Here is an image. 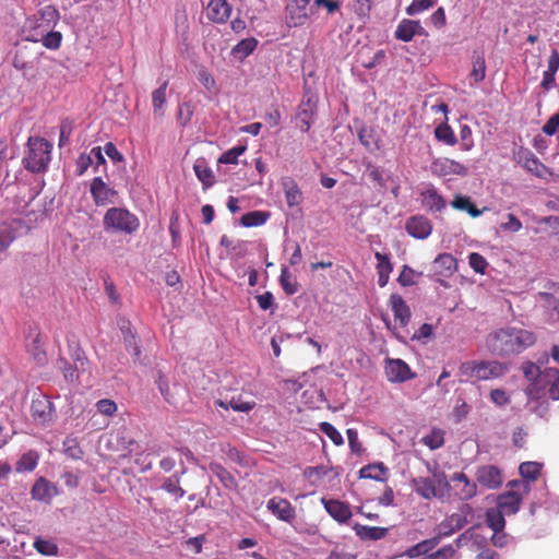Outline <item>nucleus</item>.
<instances>
[{
	"mask_svg": "<svg viewBox=\"0 0 559 559\" xmlns=\"http://www.w3.org/2000/svg\"><path fill=\"white\" fill-rule=\"evenodd\" d=\"M535 342L536 336L532 331L507 326L488 335L487 347L493 355L508 357L521 354Z\"/></svg>",
	"mask_w": 559,
	"mask_h": 559,
	"instance_id": "nucleus-1",
	"label": "nucleus"
},
{
	"mask_svg": "<svg viewBox=\"0 0 559 559\" xmlns=\"http://www.w3.org/2000/svg\"><path fill=\"white\" fill-rule=\"evenodd\" d=\"M508 369V365L496 360L466 361L459 368L460 381L491 380L502 377Z\"/></svg>",
	"mask_w": 559,
	"mask_h": 559,
	"instance_id": "nucleus-2",
	"label": "nucleus"
},
{
	"mask_svg": "<svg viewBox=\"0 0 559 559\" xmlns=\"http://www.w3.org/2000/svg\"><path fill=\"white\" fill-rule=\"evenodd\" d=\"M106 231L132 235L140 228L138 216L124 207H110L103 217Z\"/></svg>",
	"mask_w": 559,
	"mask_h": 559,
	"instance_id": "nucleus-3",
	"label": "nucleus"
},
{
	"mask_svg": "<svg viewBox=\"0 0 559 559\" xmlns=\"http://www.w3.org/2000/svg\"><path fill=\"white\" fill-rule=\"evenodd\" d=\"M52 145L44 138L31 136L23 158L24 167L32 173L45 171L51 159Z\"/></svg>",
	"mask_w": 559,
	"mask_h": 559,
	"instance_id": "nucleus-4",
	"label": "nucleus"
},
{
	"mask_svg": "<svg viewBox=\"0 0 559 559\" xmlns=\"http://www.w3.org/2000/svg\"><path fill=\"white\" fill-rule=\"evenodd\" d=\"M413 489L424 499L443 498L449 488L447 476L435 468L431 477H417L412 479Z\"/></svg>",
	"mask_w": 559,
	"mask_h": 559,
	"instance_id": "nucleus-5",
	"label": "nucleus"
},
{
	"mask_svg": "<svg viewBox=\"0 0 559 559\" xmlns=\"http://www.w3.org/2000/svg\"><path fill=\"white\" fill-rule=\"evenodd\" d=\"M510 486L516 487V490H509L501 493L497 499V508L504 514H515L521 506L523 496L530 491V485L527 481H511Z\"/></svg>",
	"mask_w": 559,
	"mask_h": 559,
	"instance_id": "nucleus-6",
	"label": "nucleus"
},
{
	"mask_svg": "<svg viewBox=\"0 0 559 559\" xmlns=\"http://www.w3.org/2000/svg\"><path fill=\"white\" fill-rule=\"evenodd\" d=\"M384 372L391 383H403L416 377L409 366L400 358L385 359Z\"/></svg>",
	"mask_w": 559,
	"mask_h": 559,
	"instance_id": "nucleus-7",
	"label": "nucleus"
},
{
	"mask_svg": "<svg viewBox=\"0 0 559 559\" xmlns=\"http://www.w3.org/2000/svg\"><path fill=\"white\" fill-rule=\"evenodd\" d=\"M430 171L437 177H447L451 175L466 176L468 174V168L454 159L438 157L431 162Z\"/></svg>",
	"mask_w": 559,
	"mask_h": 559,
	"instance_id": "nucleus-8",
	"label": "nucleus"
},
{
	"mask_svg": "<svg viewBox=\"0 0 559 559\" xmlns=\"http://www.w3.org/2000/svg\"><path fill=\"white\" fill-rule=\"evenodd\" d=\"M91 195L96 205L103 206L109 203H115L118 192L110 188L102 177H95L90 187Z\"/></svg>",
	"mask_w": 559,
	"mask_h": 559,
	"instance_id": "nucleus-9",
	"label": "nucleus"
},
{
	"mask_svg": "<svg viewBox=\"0 0 559 559\" xmlns=\"http://www.w3.org/2000/svg\"><path fill=\"white\" fill-rule=\"evenodd\" d=\"M475 477L477 484L486 489H497L503 481L501 471L493 465L478 467Z\"/></svg>",
	"mask_w": 559,
	"mask_h": 559,
	"instance_id": "nucleus-10",
	"label": "nucleus"
},
{
	"mask_svg": "<svg viewBox=\"0 0 559 559\" xmlns=\"http://www.w3.org/2000/svg\"><path fill=\"white\" fill-rule=\"evenodd\" d=\"M31 414L35 421L47 425L53 420L55 408L52 403L43 396L32 401Z\"/></svg>",
	"mask_w": 559,
	"mask_h": 559,
	"instance_id": "nucleus-11",
	"label": "nucleus"
},
{
	"mask_svg": "<svg viewBox=\"0 0 559 559\" xmlns=\"http://www.w3.org/2000/svg\"><path fill=\"white\" fill-rule=\"evenodd\" d=\"M266 509L278 520L292 523L296 516L295 508L292 503L281 497H273L266 503Z\"/></svg>",
	"mask_w": 559,
	"mask_h": 559,
	"instance_id": "nucleus-12",
	"label": "nucleus"
},
{
	"mask_svg": "<svg viewBox=\"0 0 559 559\" xmlns=\"http://www.w3.org/2000/svg\"><path fill=\"white\" fill-rule=\"evenodd\" d=\"M405 229L416 239H426L432 231L431 222L424 215H414L407 218Z\"/></svg>",
	"mask_w": 559,
	"mask_h": 559,
	"instance_id": "nucleus-13",
	"label": "nucleus"
},
{
	"mask_svg": "<svg viewBox=\"0 0 559 559\" xmlns=\"http://www.w3.org/2000/svg\"><path fill=\"white\" fill-rule=\"evenodd\" d=\"M467 524L466 515L461 513H453L447 516L438 526L437 534L441 537H449L455 532L462 530Z\"/></svg>",
	"mask_w": 559,
	"mask_h": 559,
	"instance_id": "nucleus-14",
	"label": "nucleus"
},
{
	"mask_svg": "<svg viewBox=\"0 0 559 559\" xmlns=\"http://www.w3.org/2000/svg\"><path fill=\"white\" fill-rule=\"evenodd\" d=\"M34 500L50 503L52 498L58 495V489L55 484L44 477H39L31 490Z\"/></svg>",
	"mask_w": 559,
	"mask_h": 559,
	"instance_id": "nucleus-15",
	"label": "nucleus"
},
{
	"mask_svg": "<svg viewBox=\"0 0 559 559\" xmlns=\"http://www.w3.org/2000/svg\"><path fill=\"white\" fill-rule=\"evenodd\" d=\"M51 29L50 26H46L44 21H40L37 14H33L27 17L23 25V34L26 40L38 43L43 34L47 31Z\"/></svg>",
	"mask_w": 559,
	"mask_h": 559,
	"instance_id": "nucleus-16",
	"label": "nucleus"
},
{
	"mask_svg": "<svg viewBox=\"0 0 559 559\" xmlns=\"http://www.w3.org/2000/svg\"><path fill=\"white\" fill-rule=\"evenodd\" d=\"M451 480L454 483L460 499L469 500L476 496L477 483H473L463 472L453 474Z\"/></svg>",
	"mask_w": 559,
	"mask_h": 559,
	"instance_id": "nucleus-17",
	"label": "nucleus"
},
{
	"mask_svg": "<svg viewBox=\"0 0 559 559\" xmlns=\"http://www.w3.org/2000/svg\"><path fill=\"white\" fill-rule=\"evenodd\" d=\"M424 33V27L419 21L404 19L399 23L394 35L396 39L407 43L411 41L414 36L423 35Z\"/></svg>",
	"mask_w": 559,
	"mask_h": 559,
	"instance_id": "nucleus-18",
	"label": "nucleus"
},
{
	"mask_svg": "<svg viewBox=\"0 0 559 559\" xmlns=\"http://www.w3.org/2000/svg\"><path fill=\"white\" fill-rule=\"evenodd\" d=\"M536 301L545 309V320L549 323L559 321V300L549 293L537 294Z\"/></svg>",
	"mask_w": 559,
	"mask_h": 559,
	"instance_id": "nucleus-19",
	"label": "nucleus"
},
{
	"mask_svg": "<svg viewBox=\"0 0 559 559\" xmlns=\"http://www.w3.org/2000/svg\"><path fill=\"white\" fill-rule=\"evenodd\" d=\"M325 511L338 523H346L352 518V511L347 503L340 500L322 499Z\"/></svg>",
	"mask_w": 559,
	"mask_h": 559,
	"instance_id": "nucleus-20",
	"label": "nucleus"
},
{
	"mask_svg": "<svg viewBox=\"0 0 559 559\" xmlns=\"http://www.w3.org/2000/svg\"><path fill=\"white\" fill-rule=\"evenodd\" d=\"M206 10L209 19L216 23H225L231 12V8L226 0H211Z\"/></svg>",
	"mask_w": 559,
	"mask_h": 559,
	"instance_id": "nucleus-21",
	"label": "nucleus"
},
{
	"mask_svg": "<svg viewBox=\"0 0 559 559\" xmlns=\"http://www.w3.org/2000/svg\"><path fill=\"white\" fill-rule=\"evenodd\" d=\"M390 305L396 321L400 322L401 326L408 324L411 320V310L406 305L402 296L393 294L390 297Z\"/></svg>",
	"mask_w": 559,
	"mask_h": 559,
	"instance_id": "nucleus-22",
	"label": "nucleus"
},
{
	"mask_svg": "<svg viewBox=\"0 0 559 559\" xmlns=\"http://www.w3.org/2000/svg\"><path fill=\"white\" fill-rule=\"evenodd\" d=\"M353 530L361 540H380L389 533L386 527L368 526L358 523L353 526Z\"/></svg>",
	"mask_w": 559,
	"mask_h": 559,
	"instance_id": "nucleus-23",
	"label": "nucleus"
},
{
	"mask_svg": "<svg viewBox=\"0 0 559 559\" xmlns=\"http://www.w3.org/2000/svg\"><path fill=\"white\" fill-rule=\"evenodd\" d=\"M435 273L441 276H449L456 270V260L450 253H441L433 261Z\"/></svg>",
	"mask_w": 559,
	"mask_h": 559,
	"instance_id": "nucleus-24",
	"label": "nucleus"
},
{
	"mask_svg": "<svg viewBox=\"0 0 559 559\" xmlns=\"http://www.w3.org/2000/svg\"><path fill=\"white\" fill-rule=\"evenodd\" d=\"M374 258L377 259V274H378V284L380 287H384L390 277V273L393 270V265L390 261V258L381 252H376Z\"/></svg>",
	"mask_w": 559,
	"mask_h": 559,
	"instance_id": "nucleus-25",
	"label": "nucleus"
},
{
	"mask_svg": "<svg viewBox=\"0 0 559 559\" xmlns=\"http://www.w3.org/2000/svg\"><path fill=\"white\" fill-rule=\"evenodd\" d=\"M421 202L425 207L432 212H442L447 206L444 199L433 188L421 193Z\"/></svg>",
	"mask_w": 559,
	"mask_h": 559,
	"instance_id": "nucleus-26",
	"label": "nucleus"
},
{
	"mask_svg": "<svg viewBox=\"0 0 559 559\" xmlns=\"http://www.w3.org/2000/svg\"><path fill=\"white\" fill-rule=\"evenodd\" d=\"M193 170L195 173L197 178L202 182L204 189H207L215 183L214 174L212 169L209 167L205 159H197L193 165Z\"/></svg>",
	"mask_w": 559,
	"mask_h": 559,
	"instance_id": "nucleus-27",
	"label": "nucleus"
},
{
	"mask_svg": "<svg viewBox=\"0 0 559 559\" xmlns=\"http://www.w3.org/2000/svg\"><path fill=\"white\" fill-rule=\"evenodd\" d=\"M388 474V467L379 462L368 464L359 469V478L373 479L377 481H384Z\"/></svg>",
	"mask_w": 559,
	"mask_h": 559,
	"instance_id": "nucleus-28",
	"label": "nucleus"
},
{
	"mask_svg": "<svg viewBox=\"0 0 559 559\" xmlns=\"http://www.w3.org/2000/svg\"><path fill=\"white\" fill-rule=\"evenodd\" d=\"M209 471L216 476L226 489L235 490L238 486L236 478L219 463L213 462L209 465Z\"/></svg>",
	"mask_w": 559,
	"mask_h": 559,
	"instance_id": "nucleus-29",
	"label": "nucleus"
},
{
	"mask_svg": "<svg viewBox=\"0 0 559 559\" xmlns=\"http://www.w3.org/2000/svg\"><path fill=\"white\" fill-rule=\"evenodd\" d=\"M542 381L547 385L549 396L557 401L559 400V371L554 368H547L542 373Z\"/></svg>",
	"mask_w": 559,
	"mask_h": 559,
	"instance_id": "nucleus-30",
	"label": "nucleus"
},
{
	"mask_svg": "<svg viewBox=\"0 0 559 559\" xmlns=\"http://www.w3.org/2000/svg\"><path fill=\"white\" fill-rule=\"evenodd\" d=\"M520 160L523 163V166L531 173L535 174L538 177H543L547 171V168L544 164H542L538 158L530 151H524L520 153Z\"/></svg>",
	"mask_w": 559,
	"mask_h": 559,
	"instance_id": "nucleus-31",
	"label": "nucleus"
},
{
	"mask_svg": "<svg viewBox=\"0 0 559 559\" xmlns=\"http://www.w3.org/2000/svg\"><path fill=\"white\" fill-rule=\"evenodd\" d=\"M282 185L287 205L289 207L297 206L302 200V194L297 183L293 179L286 178Z\"/></svg>",
	"mask_w": 559,
	"mask_h": 559,
	"instance_id": "nucleus-32",
	"label": "nucleus"
},
{
	"mask_svg": "<svg viewBox=\"0 0 559 559\" xmlns=\"http://www.w3.org/2000/svg\"><path fill=\"white\" fill-rule=\"evenodd\" d=\"M486 76V61L483 53L474 52L472 57V71L469 73L471 84L481 82Z\"/></svg>",
	"mask_w": 559,
	"mask_h": 559,
	"instance_id": "nucleus-33",
	"label": "nucleus"
},
{
	"mask_svg": "<svg viewBox=\"0 0 559 559\" xmlns=\"http://www.w3.org/2000/svg\"><path fill=\"white\" fill-rule=\"evenodd\" d=\"M287 24L289 27H297L302 25L308 15L306 11V7L300 5L298 3L287 5Z\"/></svg>",
	"mask_w": 559,
	"mask_h": 559,
	"instance_id": "nucleus-34",
	"label": "nucleus"
},
{
	"mask_svg": "<svg viewBox=\"0 0 559 559\" xmlns=\"http://www.w3.org/2000/svg\"><path fill=\"white\" fill-rule=\"evenodd\" d=\"M270 216L266 211H251L241 216L240 223L245 227H258L264 225Z\"/></svg>",
	"mask_w": 559,
	"mask_h": 559,
	"instance_id": "nucleus-35",
	"label": "nucleus"
},
{
	"mask_svg": "<svg viewBox=\"0 0 559 559\" xmlns=\"http://www.w3.org/2000/svg\"><path fill=\"white\" fill-rule=\"evenodd\" d=\"M504 513L498 508L488 509L486 512V523L492 532H502L506 525Z\"/></svg>",
	"mask_w": 559,
	"mask_h": 559,
	"instance_id": "nucleus-36",
	"label": "nucleus"
},
{
	"mask_svg": "<svg viewBox=\"0 0 559 559\" xmlns=\"http://www.w3.org/2000/svg\"><path fill=\"white\" fill-rule=\"evenodd\" d=\"M167 82H164L158 88L152 93V104L154 115L162 117L164 115V106L166 104Z\"/></svg>",
	"mask_w": 559,
	"mask_h": 559,
	"instance_id": "nucleus-37",
	"label": "nucleus"
},
{
	"mask_svg": "<svg viewBox=\"0 0 559 559\" xmlns=\"http://www.w3.org/2000/svg\"><path fill=\"white\" fill-rule=\"evenodd\" d=\"M38 463V455L34 451L24 453L16 462L15 469L19 473L32 472Z\"/></svg>",
	"mask_w": 559,
	"mask_h": 559,
	"instance_id": "nucleus-38",
	"label": "nucleus"
},
{
	"mask_svg": "<svg viewBox=\"0 0 559 559\" xmlns=\"http://www.w3.org/2000/svg\"><path fill=\"white\" fill-rule=\"evenodd\" d=\"M452 206L460 211H466L472 217H478L483 211L478 210L469 200L468 197L456 195L452 201Z\"/></svg>",
	"mask_w": 559,
	"mask_h": 559,
	"instance_id": "nucleus-39",
	"label": "nucleus"
},
{
	"mask_svg": "<svg viewBox=\"0 0 559 559\" xmlns=\"http://www.w3.org/2000/svg\"><path fill=\"white\" fill-rule=\"evenodd\" d=\"M421 442L430 450H437L444 444V431L433 428L430 433L423 437Z\"/></svg>",
	"mask_w": 559,
	"mask_h": 559,
	"instance_id": "nucleus-40",
	"label": "nucleus"
},
{
	"mask_svg": "<svg viewBox=\"0 0 559 559\" xmlns=\"http://www.w3.org/2000/svg\"><path fill=\"white\" fill-rule=\"evenodd\" d=\"M280 283L284 292L288 295H294L298 292V283L286 266L282 267Z\"/></svg>",
	"mask_w": 559,
	"mask_h": 559,
	"instance_id": "nucleus-41",
	"label": "nucleus"
},
{
	"mask_svg": "<svg viewBox=\"0 0 559 559\" xmlns=\"http://www.w3.org/2000/svg\"><path fill=\"white\" fill-rule=\"evenodd\" d=\"M435 136L448 145H454L457 141L452 128L447 123H441L435 129Z\"/></svg>",
	"mask_w": 559,
	"mask_h": 559,
	"instance_id": "nucleus-42",
	"label": "nucleus"
},
{
	"mask_svg": "<svg viewBox=\"0 0 559 559\" xmlns=\"http://www.w3.org/2000/svg\"><path fill=\"white\" fill-rule=\"evenodd\" d=\"M180 475L174 474L165 478L162 488L177 498H182L186 491L180 487Z\"/></svg>",
	"mask_w": 559,
	"mask_h": 559,
	"instance_id": "nucleus-43",
	"label": "nucleus"
},
{
	"mask_svg": "<svg viewBox=\"0 0 559 559\" xmlns=\"http://www.w3.org/2000/svg\"><path fill=\"white\" fill-rule=\"evenodd\" d=\"M547 385L542 381V374L538 379L531 381L530 385L525 389V393L530 400L535 401L545 396Z\"/></svg>",
	"mask_w": 559,
	"mask_h": 559,
	"instance_id": "nucleus-44",
	"label": "nucleus"
},
{
	"mask_svg": "<svg viewBox=\"0 0 559 559\" xmlns=\"http://www.w3.org/2000/svg\"><path fill=\"white\" fill-rule=\"evenodd\" d=\"M36 14L40 21L46 23V26H50L51 28L57 24L60 17L58 10L53 5L44 7Z\"/></svg>",
	"mask_w": 559,
	"mask_h": 559,
	"instance_id": "nucleus-45",
	"label": "nucleus"
},
{
	"mask_svg": "<svg viewBox=\"0 0 559 559\" xmlns=\"http://www.w3.org/2000/svg\"><path fill=\"white\" fill-rule=\"evenodd\" d=\"M421 275H423L421 272H417V271L413 270L411 266L404 265L399 275L397 282L404 287L413 286L417 283L418 278Z\"/></svg>",
	"mask_w": 559,
	"mask_h": 559,
	"instance_id": "nucleus-46",
	"label": "nucleus"
},
{
	"mask_svg": "<svg viewBox=\"0 0 559 559\" xmlns=\"http://www.w3.org/2000/svg\"><path fill=\"white\" fill-rule=\"evenodd\" d=\"M542 466L538 462H523L519 467V472L524 479L535 480L540 473Z\"/></svg>",
	"mask_w": 559,
	"mask_h": 559,
	"instance_id": "nucleus-47",
	"label": "nucleus"
},
{
	"mask_svg": "<svg viewBox=\"0 0 559 559\" xmlns=\"http://www.w3.org/2000/svg\"><path fill=\"white\" fill-rule=\"evenodd\" d=\"M38 43L40 41L47 49L56 50L60 47L62 41V34L60 32L47 31L45 32Z\"/></svg>",
	"mask_w": 559,
	"mask_h": 559,
	"instance_id": "nucleus-48",
	"label": "nucleus"
},
{
	"mask_svg": "<svg viewBox=\"0 0 559 559\" xmlns=\"http://www.w3.org/2000/svg\"><path fill=\"white\" fill-rule=\"evenodd\" d=\"M34 548L43 556H57L59 550L55 542L45 538H36Z\"/></svg>",
	"mask_w": 559,
	"mask_h": 559,
	"instance_id": "nucleus-49",
	"label": "nucleus"
},
{
	"mask_svg": "<svg viewBox=\"0 0 559 559\" xmlns=\"http://www.w3.org/2000/svg\"><path fill=\"white\" fill-rule=\"evenodd\" d=\"M15 238V230L10 225H0V253L5 251Z\"/></svg>",
	"mask_w": 559,
	"mask_h": 559,
	"instance_id": "nucleus-50",
	"label": "nucleus"
},
{
	"mask_svg": "<svg viewBox=\"0 0 559 559\" xmlns=\"http://www.w3.org/2000/svg\"><path fill=\"white\" fill-rule=\"evenodd\" d=\"M437 0H413L412 3L405 9L409 16L417 15L435 7Z\"/></svg>",
	"mask_w": 559,
	"mask_h": 559,
	"instance_id": "nucleus-51",
	"label": "nucleus"
},
{
	"mask_svg": "<svg viewBox=\"0 0 559 559\" xmlns=\"http://www.w3.org/2000/svg\"><path fill=\"white\" fill-rule=\"evenodd\" d=\"M319 428L335 445L344 444L342 435L332 424L323 421L319 425Z\"/></svg>",
	"mask_w": 559,
	"mask_h": 559,
	"instance_id": "nucleus-52",
	"label": "nucleus"
},
{
	"mask_svg": "<svg viewBox=\"0 0 559 559\" xmlns=\"http://www.w3.org/2000/svg\"><path fill=\"white\" fill-rule=\"evenodd\" d=\"M258 41L254 38H246L239 41L233 49V52L240 57L249 56L255 48Z\"/></svg>",
	"mask_w": 559,
	"mask_h": 559,
	"instance_id": "nucleus-53",
	"label": "nucleus"
},
{
	"mask_svg": "<svg viewBox=\"0 0 559 559\" xmlns=\"http://www.w3.org/2000/svg\"><path fill=\"white\" fill-rule=\"evenodd\" d=\"M246 151V146H235L227 152L223 153L219 158L218 163L221 164H237L238 157L242 155Z\"/></svg>",
	"mask_w": 559,
	"mask_h": 559,
	"instance_id": "nucleus-54",
	"label": "nucleus"
},
{
	"mask_svg": "<svg viewBox=\"0 0 559 559\" xmlns=\"http://www.w3.org/2000/svg\"><path fill=\"white\" fill-rule=\"evenodd\" d=\"M312 114L311 108H300L297 115V126L301 131L307 132L310 129L312 124Z\"/></svg>",
	"mask_w": 559,
	"mask_h": 559,
	"instance_id": "nucleus-55",
	"label": "nucleus"
},
{
	"mask_svg": "<svg viewBox=\"0 0 559 559\" xmlns=\"http://www.w3.org/2000/svg\"><path fill=\"white\" fill-rule=\"evenodd\" d=\"M468 263H469V266L476 273H480V274H484L486 271V267L488 266L486 259L477 252H472L468 255Z\"/></svg>",
	"mask_w": 559,
	"mask_h": 559,
	"instance_id": "nucleus-56",
	"label": "nucleus"
},
{
	"mask_svg": "<svg viewBox=\"0 0 559 559\" xmlns=\"http://www.w3.org/2000/svg\"><path fill=\"white\" fill-rule=\"evenodd\" d=\"M64 453L74 460L81 459L83 455L82 449L79 447L75 439L67 438L63 442Z\"/></svg>",
	"mask_w": 559,
	"mask_h": 559,
	"instance_id": "nucleus-57",
	"label": "nucleus"
},
{
	"mask_svg": "<svg viewBox=\"0 0 559 559\" xmlns=\"http://www.w3.org/2000/svg\"><path fill=\"white\" fill-rule=\"evenodd\" d=\"M475 542L477 544L480 543V537L479 535L476 533L475 528H471V530H467L465 531L464 533H462L454 542L455 546V550L457 548H461L462 546L466 545L468 542Z\"/></svg>",
	"mask_w": 559,
	"mask_h": 559,
	"instance_id": "nucleus-58",
	"label": "nucleus"
},
{
	"mask_svg": "<svg viewBox=\"0 0 559 559\" xmlns=\"http://www.w3.org/2000/svg\"><path fill=\"white\" fill-rule=\"evenodd\" d=\"M129 336H124V345L128 353H130L135 360H138L141 356V349L136 342L134 333L129 329Z\"/></svg>",
	"mask_w": 559,
	"mask_h": 559,
	"instance_id": "nucleus-59",
	"label": "nucleus"
},
{
	"mask_svg": "<svg viewBox=\"0 0 559 559\" xmlns=\"http://www.w3.org/2000/svg\"><path fill=\"white\" fill-rule=\"evenodd\" d=\"M192 116L193 107L190 103H183L179 105L177 119L181 126L188 124L191 121Z\"/></svg>",
	"mask_w": 559,
	"mask_h": 559,
	"instance_id": "nucleus-60",
	"label": "nucleus"
},
{
	"mask_svg": "<svg viewBox=\"0 0 559 559\" xmlns=\"http://www.w3.org/2000/svg\"><path fill=\"white\" fill-rule=\"evenodd\" d=\"M504 231L516 233L522 228L521 221L512 213L507 214V221L500 224Z\"/></svg>",
	"mask_w": 559,
	"mask_h": 559,
	"instance_id": "nucleus-61",
	"label": "nucleus"
},
{
	"mask_svg": "<svg viewBox=\"0 0 559 559\" xmlns=\"http://www.w3.org/2000/svg\"><path fill=\"white\" fill-rule=\"evenodd\" d=\"M198 80L202 83V85L210 92L214 91L216 87V82L212 74L204 68H201L198 71Z\"/></svg>",
	"mask_w": 559,
	"mask_h": 559,
	"instance_id": "nucleus-62",
	"label": "nucleus"
},
{
	"mask_svg": "<svg viewBox=\"0 0 559 559\" xmlns=\"http://www.w3.org/2000/svg\"><path fill=\"white\" fill-rule=\"evenodd\" d=\"M455 552L453 545H447L436 552L426 556L424 559H450Z\"/></svg>",
	"mask_w": 559,
	"mask_h": 559,
	"instance_id": "nucleus-63",
	"label": "nucleus"
},
{
	"mask_svg": "<svg viewBox=\"0 0 559 559\" xmlns=\"http://www.w3.org/2000/svg\"><path fill=\"white\" fill-rule=\"evenodd\" d=\"M544 133L554 135L559 131V111L554 114L543 127Z\"/></svg>",
	"mask_w": 559,
	"mask_h": 559,
	"instance_id": "nucleus-64",
	"label": "nucleus"
}]
</instances>
